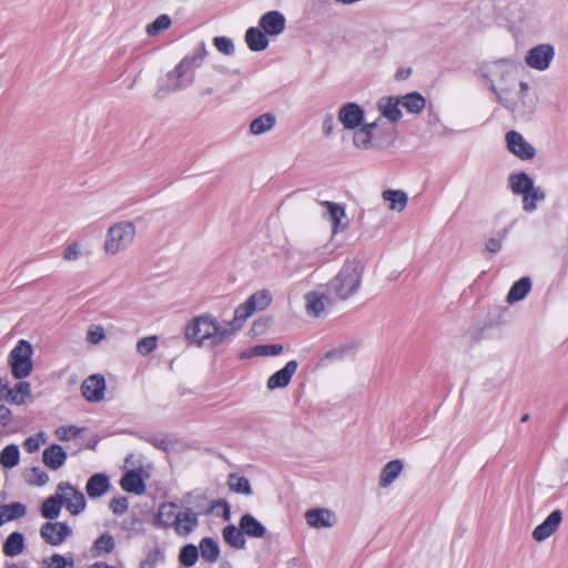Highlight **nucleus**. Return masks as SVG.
Listing matches in <instances>:
<instances>
[{"mask_svg": "<svg viewBox=\"0 0 568 568\" xmlns=\"http://www.w3.org/2000/svg\"><path fill=\"white\" fill-rule=\"evenodd\" d=\"M162 552L160 549H153L151 550L146 558L141 561L140 567L141 568H154L156 562L161 559Z\"/></svg>", "mask_w": 568, "mask_h": 568, "instance_id": "nucleus-57", "label": "nucleus"}, {"mask_svg": "<svg viewBox=\"0 0 568 568\" xmlns=\"http://www.w3.org/2000/svg\"><path fill=\"white\" fill-rule=\"evenodd\" d=\"M120 484L124 491L142 495L146 488L142 476V467L140 466L139 469L132 468L126 470Z\"/></svg>", "mask_w": 568, "mask_h": 568, "instance_id": "nucleus-17", "label": "nucleus"}, {"mask_svg": "<svg viewBox=\"0 0 568 568\" xmlns=\"http://www.w3.org/2000/svg\"><path fill=\"white\" fill-rule=\"evenodd\" d=\"M103 550L106 551V532H103L99 536L90 551L92 556L95 557Z\"/></svg>", "mask_w": 568, "mask_h": 568, "instance_id": "nucleus-58", "label": "nucleus"}, {"mask_svg": "<svg viewBox=\"0 0 568 568\" xmlns=\"http://www.w3.org/2000/svg\"><path fill=\"white\" fill-rule=\"evenodd\" d=\"M562 520V513L559 509L551 511L546 519L532 530V538L536 541H544L549 538L559 527Z\"/></svg>", "mask_w": 568, "mask_h": 568, "instance_id": "nucleus-15", "label": "nucleus"}, {"mask_svg": "<svg viewBox=\"0 0 568 568\" xmlns=\"http://www.w3.org/2000/svg\"><path fill=\"white\" fill-rule=\"evenodd\" d=\"M64 504V495L58 489L54 495L48 497L40 507L41 516L49 520H54L60 516Z\"/></svg>", "mask_w": 568, "mask_h": 568, "instance_id": "nucleus-20", "label": "nucleus"}, {"mask_svg": "<svg viewBox=\"0 0 568 568\" xmlns=\"http://www.w3.org/2000/svg\"><path fill=\"white\" fill-rule=\"evenodd\" d=\"M184 334L189 343L196 346L207 344L211 347L220 346L230 337L226 326L209 313L193 317L185 325Z\"/></svg>", "mask_w": 568, "mask_h": 568, "instance_id": "nucleus-1", "label": "nucleus"}, {"mask_svg": "<svg viewBox=\"0 0 568 568\" xmlns=\"http://www.w3.org/2000/svg\"><path fill=\"white\" fill-rule=\"evenodd\" d=\"M364 266L358 260H346L339 272L327 284V292L338 300H347L361 287Z\"/></svg>", "mask_w": 568, "mask_h": 568, "instance_id": "nucleus-3", "label": "nucleus"}, {"mask_svg": "<svg viewBox=\"0 0 568 568\" xmlns=\"http://www.w3.org/2000/svg\"><path fill=\"white\" fill-rule=\"evenodd\" d=\"M80 257V248L78 243H72L63 251V258L67 261H75Z\"/></svg>", "mask_w": 568, "mask_h": 568, "instance_id": "nucleus-59", "label": "nucleus"}, {"mask_svg": "<svg viewBox=\"0 0 568 568\" xmlns=\"http://www.w3.org/2000/svg\"><path fill=\"white\" fill-rule=\"evenodd\" d=\"M356 346L357 345L355 342L345 343L334 349L326 352L322 361L342 359L348 352L355 349Z\"/></svg>", "mask_w": 568, "mask_h": 568, "instance_id": "nucleus-49", "label": "nucleus"}, {"mask_svg": "<svg viewBox=\"0 0 568 568\" xmlns=\"http://www.w3.org/2000/svg\"><path fill=\"white\" fill-rule=\"evenodd\" d=\"M58 490L64 495V504L65 508L72 515L81 514L85 508V498L82 491L78 488L73 487L68 481H61L58 484Z\"/></svg>", "mask_w": 568, "mask_h": 568, "instance_id": "nucleus-10", "label": "nucleus"}, {"mask_svg": "<svg viewBox=\"0 0 568 568\" xmlns=\"http://www.w3.org/2000/svg\"><path fill=\"white\" fill-rule=\"evenodd\" d=\"M72 535V529L67 523H52L47 521L42 524L40 528V536L51 546H59L65 541L68 537Z\"/></svg>", "mask_w": 568, "mask_h": 568, "instance_id": "nucleus-9", "label": "nucleus"}, {"mask_svg": "<svg viewBox=\"0 0 568 568\" xmlns=\"http://www.w3.org/2000/svg\"><path fill=\"white\" fill-rule=\"evenodd\" d=\"M8 388H11L9 381L0 377V400L8 399Z\"/></svg>", "mask_w": 568, "mask_h": 568, "instance_id": "nucleus-64", "label": "nucleus"}, {"mask_svg": "<svg viewBox=\"0 0 568 568\" xmlns=\"http://www.w3.org/2000/svg\"><path fill=\"white\" fill-rule=\"evenodd\" d=\"M20 462V450L16 444L6 446L0 453V464L4 468H13Z\"/></svg>", "mask_w": 568, "mask_h": 568, "instance_id": "nucleus-40", "label": "nucleus"}, {"mask_svg": "<svg viewBox=\"0 0 568 568\" xmlns=\"http://www.w3.org/2000/svg\"><path fill=\"white\" fill-rule=\"evenodd\" d=\"M283 352L281 344L257 345L253 348V353L257 356H277Z\"/></svg>", "mask_w": 568, "mask_h": 568, "instance_id": "nucleus-52", "label": "nucleus"}, {"mask_svg": "<svg viewBox=\"0 0 568 568\" xmlns=\"http://www.w3.org/2000/svg\"><path fill=\"white\" fill-rule=\"evenodd\" d=\"M156 346H158V337L154 335L146 336V337L141 338L138 342L136 352L142 356H146L150 353H152L156 348Z\"/></svg>", "mask_w": 568, "mask_h": 568, "instance_id": "nucleus-51", "label": "nucleus"}, {"mask_svg": "<svg viewBox=\"0 0 568 568\" xmlns=\"http://www.w3.org/2000/svg\"><path fill=\"white\" fill-rule=\"evenodd\" d=\"M199 525L197 514L191 508L178 513L175 517V531L179 535L187 536Z\"/></svg>", "mask_w": 568, "mask_h": 568, "instance_id": "nucleus-21", "label": "nucleus"}, {"mask_svg": "<svg viewBox=\"0 0 568 568\" xmlns=\"http://www.w3.org/2000/svg\"><path fill=\"white\" fill-rule=\"evenodd\" d=\"M486 250L490 253H497L501 250V240L491 237L486 242Z\"/></svg>", "mask_w": 568, "mask_h": 568, "instance_id": "nucleus-62", "label": "nucleus"}, {"mask_svg": "<svg viewBox=\"0 0 568 568\" xmlns=\"http://www.w3.org/2000/svg\"><path fill=\"white\" fill-rule=\"evenodd\" d=\"M31 395V385L29 382L20 381L14 387L8 388V399L16 405L26 403V398Z\"/></svg>", "mask_w": 568, "mask_h": 568, "instance_id": "nucleus-37", "label": "nucleus"}, {"mask_svg": "<svg viewBox=\"0 0 568 568\" xmlns=\"http://www.w3.org/2000/svg\"><path fill=\"white\" fill-rule=\"evenodd\" d=\"M106 388L102 374H93L85 378L81 385L83 397L89 402H98L103 398Z\"/></svg>", "mask_w": 568, "mask_h": 568, "instance_id": "nucleus-13", "label": "nucleus"}, {"mask_svg": "<svg viewBox=\"0 0 568 568\" xmlns=\"http://www.w3.org/2000/svg\"><path fill=\"white\" fill-rule=\"evenodd\" d=\"M298 363L294 359L287 362L283 368L274 373L267 379V388L274 390L276 388L286 387L295 372L297 371Z\"/></svg>", "mask_w": 568, "mask_h": 568, "instance_id": "nucleus-16", "label": "nucleus"}, {"mask_svg": "<svg viewBox=\"0 0 568 568\" xmlns=\"http://www.w3.org/2000/svg\"><path fill=\"white\" fill-rule=\"evenodd\" d=\"M26 547V538L22 532L13 531L4 540L2 552L7 557H16L20 555Z\"/></svg>", "mask_w": 568, "mask_h": 568, "instance_id": "nucleus-26", "label": "nucleus"}, {"mask_svg": "<svg viewBox=\"0 0 568 568\" xmlns=\"http://www.w3.org/2000/svg\"><path fill=\"white\" fill-rule=\"evenodd\" d=\"M176 505L174 503H163L153 519V525L159 528L169 527L171 524L175 525Z\"/></svg>", "mask_w": 568, "mask_h": 568, "instance_id": "nucleus-28", "label": "nucleus"}, {"mask_svg": "<svg viewBox=\"0 0 568 568\" xmlns=\"http://www.w3.org/2000/svg\"><path fill=\"white\" fill-rule=\"evenodd\" d=\"M509 184L515 194H523V196L535 186L532 179L526 172L511 174L509 176Z\"/></svg>", "mask_w": 568, "mask_h": 568, "instance_id": "nucleus-31", "label": "nucleus"}, {"mask_svg": "<svg viewBox=\"0 0 568 568\" xmlns=\"http://www.w3.org/2000/svg\"><path fill=\"white\" fill-rule=\"evenodd\" d=\"M109 507L115 515H122L128 510V498L125 496L113 497L109 504Z\"/></svg>", "mask_w": 568, "mask_h": 568, "instance_id": "nucleus-55", "label": "nucleus"}, {"mask_svg": "<svg viewBox=\"0 0 568 568\" xmlns=\"http://www.w3.org/2000/svg\"><path fill=\"white\" fill-rule=\"evenodd\" d=\"M7 521L17 520L27 514V507L22 503L14 501L1 505Z\"/></svg>", "mask_w": 568, "mask_h": 568, "instance_id": "nucleus-44", "label": "nucleus"}, {"mask_svg": "<svg viewBox=\"0 0 568 568\" xmlns=\"http://www.w3.org/2000/svg\"><path fill=\"white\" fill-rule=\"evenodd\" d=\"M260 27L267 36L276 37L285 30L286 19L280 11H267L261 17Z\"/></svg>", "mask_w": 568, "mask_h": 568, "instance_id": "nucleus-14", "label": "nucleus"}, {"mask_svg": "<svg viewBox=\"0 0 568 568\" xmlns=\"http://www.w3.org/2000/svg\"><path fill=\"white\" fill-rule=\"evenodd\" d=\"M213 43L220 52H222L226 55H232L235 51L233 41L227 37H223V36L215 37L213 39Z\"/></svg>", "mask_w": 568, "mask_h": 568, "instance_id": "nucleus-53", "label": "nucleus"}, {"mask_svg": "<svg viewBox=\"0 0 568 568\" xmlns=\"http://www.w3.org/2000/svg\"><path fill=\"white\" fill-rule=\"evenodd\" d=\"M135 226L132 222H119L109 227V254L124 251L133 242Z\"/></svg>", "mask_w": 568, "mask_h": 568, "instance_id": "nucleus-7", "label": "nucleus"}, {"mask_svg": "<svg viewBox=\"0 0 568 568\" xmlns=\"http://www.w3.org/2000/svg\"><path fill=\"white\" fill-rule=\"evenodd\" d=\"M197 549L202 558L209 562L216 561L221 552L219 542L212 537L202 538Z\"/></svg>", "mask_w": 568, "mask_h": 568, "instance_id": "nucleus-34", "label": "nucleus"}, {"mask_svg": "<svg viewBox=\"0 0 568 568\" xmlns=\"http://www.w3.org/2000/svg\"><path fill=\"white\" fill-rule=\"evenodd\" d=\"M353 142L356 148L363 149V150H368V149L381 146L377 142L373 141V136L371 135V133L364 131L361 128L355 131Z\"/></svg>", "mask_w": 568, "mask_h": 568, "instance_id": "nucleus-46", "label": "nucleus"}, {"mask_svg": "<svg viewBox=\"0 0 568 568\" xmlns=\"http://www.w3.org/2000/svg\"><path fill=\"white\" fill-rule=\"evenodd\" d=\"M171 23V18L168 14H161L152 23L146 26V33L150 37H154L160 32L169 29Z\"/></svg>", "mask_w": 568, "mask_h": 568, "instance_id": "nucleus-48", "label": "nucleus"}, {"mask_svg": "<svg viewBox=\"0 0 568 568\" xmlns=\"http://www.w3.org/2000/svg\"><path fill=\"white\" fill-rule=\"evenodd\" d=\"M87 495L90 498H98L106 493V474L97 473L92 475L85 486Z\"/></svg>", "mask_w": 568, "mask_h": 568, "instance_id": "nucleus-32", "label": "nucleus"}, {"mask_svg": "<svg viewBox=\"0 0 568 568\" xmlns=\"http://www.w3.org/2000/svg\"><path fill=\"white\" fill-rule=\"evenodd\" d=\"M531 285L532 283L529 276H524L519 278L511 285L507 294L506 301L509 304H513L524 300L530 292Z\"/></svg>", "mask_w": 568, "mask_h": 568, "instance_id": "nucleus-27", "label": "nucleus"}, {"mask_svg": "<svg viewBox=\"0 0 568 568\" xmlns=\"http://www.w3.org/2000/svg\"><path fill=\"white\" fill-rule=\"evenodd\" d=\"M206 54V47L202 41L191 54L185 55L166 74V90L176 92L191 87L195 80V70L202 65Z\"/></svg>", "mask_w": 568, "mask_h": 568, "instance_id": "nucleus-2", "label": "nucleus"}, {"mask_svg": "<svg viewBox=\"0 0 568 568\" xmlns=\"http://www.w3.org/2000/svg\"><path fill=\"white\" fill-rule=\"evenodd\" d=\"M68 455L63 447L59 444H52L43 450L42 462L43 464L52 470L60 469L65 460Z\"/></svg>", "mask_w": 568, "mask_h": 568, "instance_id": "nucleus-18", "label": "nucleus"}, {"mask_svg": "<svg viewBox=\"0 0 568 568\" xmlns=\"http://www.w3.org/2000/svg\"><path fill=\"white\" fill-rule=\"evenodd\" d=\"M42 564L43 568H74L73 557H64L60 554L43 558Z\"/></svg>", "mask_w": 568, "mask_h": 568, "instance_id": "nucleus-42", "label": "nucleus"}, {"mask_svg": "<svg viewBox=\"0 0 568 568\" xmlns=\"http://www.w3.org/2000/svg\"><path fill=\"white\" fill-rule=\"evenodd\" d=\"M105 337L104 327L102 325H92L88 329L87 339L97 344L100 343Z\"/></svg>", "mask_w": 568, "mask_h": 568, "instance_id": "nucleus-56", "label": "nucleus"}, {"mask_svg": "<svg viewBox=\"0 0 568 568\" xmlns=\"http://www.w3.org/2000/svg\"><path fill=\"white\" fill-rule=\"evenodd\" d=\"M246 301L250 303L254 311H263L270 305L272 297L268 291L263 290L253 293Z\"/></svg>", "mask_w": 568, "mask_h": 568, "instance_id": "nucleus-47", "label": "nucleus"}, {"mask_svg": "<svg viewBox=\"0 0 568 568\" xmlns=\"http://www.w3.org/2000/svg\"><path fill=\"white\" fill-rule=\"evenodd\" d=\"M513 67L514 63L510 59L503 58L491 62H483L475 71V74L479 77L484 85L488 87L498 100V94L509 93V89L505 87L499 90L496 82L507 84L511 80Z\"/></svg>", "mask_w": 568, "mask_h": 568, "instance_id": "nucleus-4", "label": "nucleus"}, {"mask_svg": "<svg viewBox=\"0 0 568 568\" xmlns=\"http://www.w3.org/2000/svg\"><path fill=\"white\" fill-rule=\"evenodd\" d=\"M506 142L508 150L520 160H531L536 155L534 145L526 141L517 131L507 132Z\"/></svg>", "mask_w": 568, "mask_h": 568, "instance_id": "nucleus-11", "label": "nucleus"}, {"mask_svg": "<svg viewBox=\"0 0 568 568\" xmlns=\"http://www.w3.org/2000/svg\"><path fill=\"white\" fill-rule=\"evenodd\" d=\"M33 347L30 342L20 339L8 355V364L14 378L23 379L33 369Z\"/></svg>", "mask_w": 568, "mask_h": 568, "instance_id": "nucleus-6", "label": "nucleus"}, {"mask_svg": "<svg viewBox=\"0 0 568 568\" xmlns=\"http://www.w3.org/2000/svg\"><path fill=\"white\" fill-rule=\"evenodd\" d=\"M399 100L406 111L414 114L420 113L426 105V100L419 92L407 93L399 98Z\"/></svg>", "mask_w": 568, "mask_h": 568, "instance_id": "nucleus-35", "label": "nucleus"}, {"mask_svg": "<svg viewBox=\"0 0 568 568\" xmlns=\"http://www.w3.org/2000/svg\"><path fill=\"white\" fill-rule=\"evenodd\" d=\"M546 197V193L540 186H534L531 191H529L523 197V207L526 212H532L537 209L536 201H542Z\"/></svg>", "mask_w": 568, "mask_h": 568, "instance_id": "nucleus-43", "label": "nucleus"}, {"mask_svg": "<svg viewBox=\"0 0 568 568\" xmlns=\"http://www.w3.org/2000/svg\"><path fill=\"white\" fill-rule=\"evenodd\" d=\"M555 57V48L551 44H538L527 51L525 62L531 69L545 71L549 68Z\"/></svg>", "mask_w": 568, "mask_h": 568, "instance_id": "nucleus-8", "label": "nucleus"}, {"mask_svg": "<svg viewBox=\"0 0 568 568\" xmlns=\"http://www.w3.org/2000/svg\"><path fill=\"white\" fill-rule=\"evenodd\" d=\"M334 130V116L332 113H326L323 120V132L329 136Z\"/></svg>", "mask_w": 568, "mask_h": 568, "instance_id": "nucleus-61", "label": "nucleus"}, {"mask_svg": "<svg viewBox=\"0 0 568 568\" xmlns=\"http://www.w3.org/2000/svg\"><path fill=\"white\" fill-rule=\"evenodd\" d=\"M400 104V100L398 97H384L378 101V109L382 112L383 116H385L390 122L395 123L402 119V111L398 105Z\"/></svg>", "mask_w": 568, "mask_h": 568, "instance_id": "nucleus-22", "label": "nucleus"}, {"mask_svg": "<svg viewBox=\"0 0 568 568\" xmlns=\"http://www.w3.org/2000/svg\"><path fill=\"white\" fill-rule=\"evenodd\" d=\"M321 204L327 209V214L333 223V232L344 231L347 227V223H342V219L345 216L344 207L331 201H323Z\"/></svg>", "mask_w": 568, "mask_h": 568, "instance_id": "nucleus-30", "label": "nucleus"}, {"mask_svg": "<svg viewBox=\"0 0 568 568\" xmlns=\"http://www.w3.org/2000/svg\"><path fill=\"white\" fill-rule=\"evenodd\" d=\"M44 433H39L36 436H29L23 443V447L28 453H34L40 448L41 443H45Z\"/></svg>", "mask_w": 568, "mask_h": 568, "instance_id": "nucleus-54", "label": "nucleus"}, {"mask_svg": "<svg viewBox=\"0 0 568 568\" xmlns=\"http://www.w3.org/2000/svg\"><path fill=\"white\" fill-rule=\"evenodd\" d=\"M245 42L253 52L264 51L270 44L267 34L256 27H250L246 30Z\"/></svg>", "mask_w": 568, "mask_h": 568, "instance_id": "nucleus-23", "label": "nucleus"}, {"mask_svg": "<svg viewBox=\"0 0 568 568\" xmlns=\"http://www.w3.org/2000/svg\"><path fill=\"white\" fill-rule=\"evenodd\" d=\"M180 562L185 567H192L199 559V549L193 544L183 546L179 555Z\"/></svg>", "mask_w": 568, "mask_h": 568, "instance_id": "nucleus-45", "label": "nucleus"}, {"mask_svg": "<svg viewBox=\"0 0 568 568\" xmlns=\"http://www.w3.org/2000/svg\"><path fill=\"white\" fill-rule=\"evenodd\" d=\"M517 95L516 100H511L508 98V93L498 94V102L514 113L516 118L523 121L531 120L536 110L537 99L530 92V87L527 82H519Z\"/></svg>", "mask_w": 568, "mask_h": 568, "instance_id": "nucleus-5", "label": "nucleus"}, {"mask_svg": "<svg viewBox=\"0 0 568 568\" xmlns=\"http://www.w3.org/2000/svg\"><path fill=\"white\" fill-rule=\"evenodd\" d=\"M383 199L390 202V209L396 211H403L407 204V195L405 192L399 190H386L383 192Z\"/></svg>", "mask_w": 568, "mask_h": 568, "instance_id": "nucleus-41", "label": "nucleus"}, {"mask_svg": "<svg viewBox=\"0 0 568 568\" xmlns=\"http://www.w3.org/2000/svg\"><path fill=\"white\" fill-rule=\"evenodd\" d=\"M403 462L400 459H394L388 462L381 471L379 486L386 488L399 476L403 470Z\"/></svg>", "mask_w": 568, "mask_h": 568, "instance_id": "nucleus-29", "label": "nucleus"}, {"mask_svg": "<svg viewBox=\"0 0 568 568\" xmlns=\"http://www.w3.org/2000/svg\"><path fill=\"white\" fill-rule=\"evenodd\" d=\"M27 481L33 486H44L49 481V475L38 466H33L27 476Z\"/></svg>", "mask_w": 568, "mask_h": 568, "instance_id": "nucleus-50", "label": "nucleus"}, {"mask_svg": "<svg viewBox=\"0 0 568 568\" xmlns=\"http://www.w3.org/2000/svg\"><path fill=\"white\" fill-rule=\"evenodd\" d=\"M270 324V318H260L253 323L251 329L255 335L263 334L268 328Z\"/></svg>", "mask_w": 568, "mask_h": 568, "instance_id": "nucleus-60", "label": "nucleus"}, {"mask_svg": "<svg viewBox=\"0 0 568 568\" xmlns=\"http://www.w3.org/2000/svg\"><path fill=\"white\" fill-rule=\"evenodd\" d=\"M216 505H222V509H223V519L224 520H230L231 519V507L229 505V503L225 500V499H217L216 500Z\"/></svg>", "mask_w": 568, "mask_h": 568, "instance_id": "nucleus-63", "label": "nucleus"}, {"mask_svg": "<svg viewBox=\"0 0 568 568\" xmlns=\"http://www.w3.org/2000/svg\"><path fill=\"white\" fill-rule=\"evenodd\" d=\"M255 311L250 305L247 301L239 305L234 311V317L230 322H224L226 326V331H229V336L234 335L239 329H241L246 322V320L254 313Z\"/></svg>", "mask_w": 568, "mask_h": 568, "instance_id": "nucleus-19", "label": "nucleus"}, {"mask_svg": "<svg viewBox=\"0 0 568 568\" xmlns=\"http://www.w3.org/2000/svg\"><path fill=\"white\" fill-rule=\"evenodd\" d=\"M275 115L273 113L266 112L251 122L250 132L254 135L263 134L270 131L275 125Z\"/></svg>", "mask_w": 568, "mask_h": 568, "instance_id": "nucleus-36", "label": "nucleus"}, {"mask_svg": "<svg viewBox=\"0 0 568 568\" xmlns=\"http://www.w3.org/2000/svg\"><path fill=\"white\" fill-rule=\"evenodd\" d=\"M307 313L320 316L325 308V301L327 296L325 294H318L316 292H310L305 295Z\"/></svg>", "mask_w": 568, "mask_h": 568, "instance_id": "nucleus-39", "label": "nucleus"}, {"mask_svg": "<svg viewBox=\"0 0 568 568\" xmlns=\"http://www.w3.org/2000/svg\"><path fill=\"white\" fill-rule=\"evenodd\" d=\"M334 514L328 509L314 508L308 509L305 514L306 523L314 528L332 527Z\"/></svg>", "mask_w": 568, "mask_h": 568, "instance_id": "nucleus-25", "label": "nucleus"}, {"mask_svg": "<svg viewBox=\"0 0 568 568\" xmlns=\"http://www.w3.org/2000/svg\"><path fill=\"white\" fill-rule=\"evenodd\" d=\"M364 115V110L359 104L348 102L339 108L337 118L346 130H355L362 124Z\"/></svg>", "mask_w": 568, "mask_h": 568, "instance_id": "nucleus-12", "label": "nucleus"}, {"mask_svg": "<svg viewBox=\"0 0 568 568\" xmlns=\"http://www.w3.org/2000/svg\"><path fill=\"white\" fill-rule=\"evenodd\" d=\"M227 485L230 489L236 494L250 496L252 494V487L250 480L245 476H240L235 473L229 475Z\"/></svg>", "mask_w": 568, "mask_h": 568, "instance_id": "nucleus-38", "label": "nucleus"}, {"mask_svg": "<svg viewBox=\"0 0 568 568\" xmlns=\"http://www.w3.org/2000/svg\"><path fill=\"white\" fill-rule=\"evenodd\" d=\"M222 536L226 544L235 549H243L245 547V535L242 529L231 524L223 528Z\"/></svg>", "mask_w": 568, "mask_h": 568, "instance_id": "nucleus-33", "label": "nucleus"}, {"mask_svg": "<svg viewBox=\"0 0 568 568\" xmlns=\"http://www.w3.org/2000/svg\"><path fill=\"white\" fill-rule=\"evenodd\" d=\"M240 528L251 538H263L266 534L265 526L251 514H244L241 517Z\"/></svg>", "mask_w": 568, "mask_h": 568, "instance_id": "nucleus-24", "label": "nucleus"}]
</instances>
